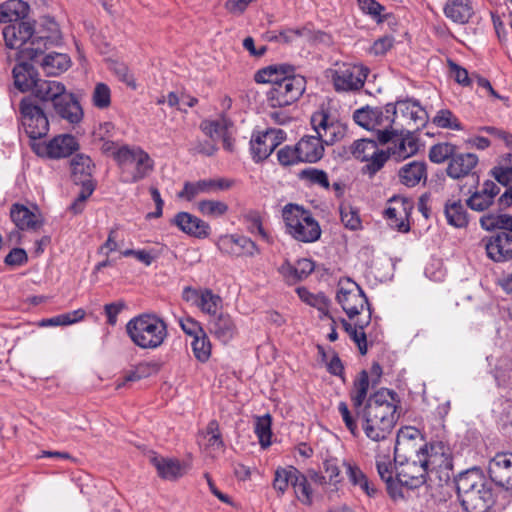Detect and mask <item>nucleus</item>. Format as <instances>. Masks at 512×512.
Returning <instances> with one entry per match:
<instances>
[{"label":"nucleus","instance_id":"f257e3e1","mask_svg":"<svg viewBox=\"0 0 512 512\" xmlns=\"http://www.w3.org/2000/svg\"><path fill=\"white\" fill-rule=\"evenodd\" d=\"M257 83H269L266 92L267 103L273 108L290 106L300 99L306 90V79L295 74V68L289 64H274L255 73Z\"/></svg>","mask_w":512,"mask_h":512},{"label":"nucleus","instance_id":"f03ea898","mask_svg":"<svg viewBox=\"0 0 512 512\" xmlns=\"http://www.w3.org/2000/svg\"><path fill=\"white\" fill-rule=\"evenodd\" d=\"M356 416L367 438L375 442L385 441L398 418L395 393L387 389L374 393Z\"/></svg>","mask_w":512,"mask_h":512},{"label":"nucleus","instance_id":"7ed1b4c3","mask_svg":"<svg viewBox=\"0 0 512 512\" xmlns=\"http://www.w3.org/2000/svg\"><path fill=\"white\" fill-rule=\"evenodd\" d=\"M131 342L144 350H156L168 338L164 319L155 313H142L132 317L125 326Z\"/></svg>","mask_w":512,"mask_h":512},{"label":"nucleus","instance_id":"20e7f679","mask_svg":"<svg viewBox=\"0 0 512 512\" xmlns=\"http://www.w3.org/2000/svg\"><path fill=\"white\" fill-rule=\"evenodd\" d=\"M461 504L466 512H489L494 504L491 485L477 471H467L456 480Z\"/></svg>","mask_w":512,"mask_h":512},{"label":"nucleus","instance_id":"39448f33","mask_svg":"<svg viewBox=\"0 0 512 512\" xmlns=\"http://www.w3.org/2000/svg\"><path fill=\"white\" fill-rule=\"evenodd\" d=\"M115 162L120 170V180L126 184L137 183L153 170L154 161L140 146L122 145L115 152Z\"/></svg>","mask_w":512,"mask_h":512},{"label":"nucleus","instance_id":"423d86ee","mask_svg":"<svg viewBox=\"0 0 512 512\" xmlns=\"http://www.w3.org/2000/svg\"><path fill=\"white\" fill-rule=\"evenodd\" d=\"M286 232L295 240L303 243L316 242L321 236V227L309 210L289 203L282 210Z\"/></svg>","mask_w":512,"mask_h":512},{"label":"nucleus","instance_id":"0eeeda50","mask_svg":"<svg viewBox=\"0 0 512 512\" xmlns=\"http://www.w3.org/2000/svg\"><path fill=\"white\" fill-rule=\"evenodd\" d=\"M441 456L437 453H421L418 457L397 465L399 487L415 489L426 482V475L439 465Z\"/></svg>","mask_w":512,"mask_h":512},{"label":"nucleus","instance_id":"6e6552de","mask_svg":"<svg viewBox=\"0 0 512 512\" xmlns=\"http://www.w3.org/2000/svg\"><path fill=\"white\" fill-rule=\"evenodd\" d=\"M3 38L7 47L17 49V60H36L38 58L33 25L29 22H17L3 29Z\"/></svg>","mask_w":512,"mask_h":512},{"label":"nucleus","instance_id":"1a4fd4ad","mask_svg":"<svg viewBox=\"0 0 512 512\" xmlns=\"http://www.w3.org/2000/svg\"><path fill=\"white\" fill-rule=\"evenodd\" d=\"M336 300L350 320L372 311L362 288L349 278L339 281Z\"/></svg>","mask_w":512,"mask_h":512},{"label":"nucleus","instance_id":"9d476101","mask_svg":"<svg viewBox=\"0 0 512 512\" xmlns=\"http://www.w3.org/2000/svg\"><path fill=\"white\" fill-rule=\"evenodd\" d=\"M369 72L360 63L336 64L331 75L333 87L337 92H357L363 88Z\"/></svg>","mask_w":512,"mask_h":512},{"label":"nucleus","instance_id":"9b49d317","mask_svg":"<svg viewBox=\"0 0 512 512\" xmlns=\"http://www.w3.org/2000/svg\"><path fill=\"white\" fill-rule=\"evenodd\" d=\"M21 123L31 140L41 139L49 131V121L43 109L34 103L31 96L24 97L19 105Z\"/></svg>","mask_w":512,"mask_h":512},{"label":"nucleus","instance_id":"f8f14e48","mask_svg":"<svg viewBox=\"0 0 512 512\" xmlns=\"http://www.w3.org/2000/svg\"><path fill=\"white\" fill-rule=\"evenodd\" d=\"M501 231L488 239H484L487 256L495 262L512 260V216L499 215Z\"/></svg>","mask_w":512,"mask_h":512},{"label":"nucleus","instance_id":"ddd939ff","mask_svg":"<svg viewBox=\"0 0 512 512\" xmlns=\"http://www.w3.org/2000/svg\"><path fill=\"white\" fill-rule=\"evenodd\" d=\"M350 151L355 159L366 162L362 171L370 177L374 176L388 160L386 152L379 150L376 141L370 139L354 141Z\"/></svg>","mask_w":512,"mask_h":512},{"label":"nucleus","instance_id":"4468645a","mask_svg":"<svg viewBox=\"0 0 512 512\" xmlns=\"http://www.w3.org/2000/svg\"><path fill=\"white\" fill-rule=\"evenodd\" d=\"M311 125L324 145H333L346 135V125L324 109L312 114Z\"/></svg>","mask_w":512,"mask_h":512},{"label":"nucleus","instance_id":"2eb2a0df","mask_svg":"<svg viewBox=\"0 0 512 512\" xmlns=\"http://www.w3.org/2000/svg\"><path fill=\"white\" fill-rule=\"evenodd\" d=\"M419 438V431L413 427L401 429L396 437L394 446V462L402 464L407 460L418 457L421 453L429 454L435 449L434 446L427 444L417 445L416 440Z\"/></svg>","mask_w":512,"mask_h":512},{"label":"nucleus","instance_id":"dca6fc26","mask_svg":"<svg viewBox=\"0 0 512 512\" xmlns=\"http://www.w3.org/2000/svg\"><path fill=\"white\" fill-rule=\"evenodd\" d=\"M389 137L390 140L385 143L388 145L386 152L388 158L403 161L415 155L419 150L417 138L411 130L404 128L403 122L395 127Z\"/></svg>","mask_w":512,"mask_h":512},{"label":"nucleus","instance_id":"f3484780","mask_svg":"<svg viewBox=\"0 0 512 512\" xmlns=\"http://www.w3.org/2000/svg\"><path fill=\"white\" fill-rule=\"evenodd\" d=\"M31 149L40 157L49 159L66 158L79 149L77 139L70 134H61L48 142H33Z\"/></svg>","mask_w":512,"mask_h":512},{"label":"nucleus","instance_id":"a211bd4d","mask_svg":"<svg viewBox=\"0 0 512 512\" xmlns=\"http://www.w3.org/2000/svg\"><path fill=\"white\" fill-rule=\"evenodd\" d=\"M286 138L281 129H267L253 135L250 141V150L256 162L266 159Z\"/></svg>","mask_w":512,"mask_h":512},{"label":"nucleus","instance_id":"6ab92c4d","mask_svg":"<svg viewBox=\"0 0 512 512\" xmlns=\"http://www.w3.org/2000/svg\"><path fill=\"white\" fill-rule=\"evenodd\" d=\"M488 474L492 482L512 495V452H498L489 460Z\"/></svg>","mask_w":512,"mask_h":512},{"label":"nucleus","instance_id":"aec40b11","mask_svg":"<svg viewBox=\"0 0 512 512\" xmlns=\"http://www.w3.org/2000/svg\"><path fill=\"white\" fill-rule=\"evenodd\" d=\"M402 122L399 121L395 104L388 103L384 107H375L373 117V130L376 132L379 143H386L390 140L389 135Z\"/></svg>","mask_w":512,"mask_h":512},{"label":"nucleus","instance_id":"412c9836","mask_svg":"<svg viewBox=\"0 0 512 512\" xmlns=\"http://www.w3.org/2000/svg\"><path fill=\"white\" fill-rule=\"evenodd\" d=\"M33 38H35L38 58H40L47 49L61 43L62 34L58 23L52 18L45 17L37 28L33 26Z\"/></svg>","mask_w":512,"mask_h":512},{"label":"nucleus","instance_id":"4be33fe9","mask_svg":"<svg viewBox=\"0 0 512 512\" xmlns=\"http://www.w3.org/2000/svg\"><path fill=\"white\" fill-rule=\"evenodd\" d=\"M217 246L222 253L235 257H253L260 253L258 246L250 238L236 234L220 237Z\"/></svg>","mask_w":512,"mask_h":512},{"label":"nucleus","instance_id":"5701e85b","mask_svg":"<svg viewBox=\"0 0 512 512\" xmlns=\"http://www.w3.org/2000/svg\"><path fill=\"white\" fill-rule=\"evenodd\" d=\"M231 183L224 179H201L196 182H185L178 197L192 201L199 194H211L230 188Z\"/></svg>","mask_w":512,"mask_h":512},{"label":"nucleus","instance_id":"b1692460","mask_svg":"<svg viewBox=\"0 0 512 512\" xmlns=\"http://www.w3.org/2000/svg\"><path fill=\"white\" fill-rule=\"evenodd\" d=\"M479 163V158L474 153H455L448 162L446 173L454 179L459 180L468 176H475V168Z\"/></svg>","mask_w":512,"mask_h":512},{"label":"nucleus","instance_id":"393cba45","mask_svg":"<svg viewBox=\"0 0 512 512\" xmlns=\"http://www.w3.org/2000/svg\"><path fill=\"white\" fill-rule=\"evenodd\" d=\"M201 130L209 136L213 141L221 140L223 147L227 151L233 150V139H232V122L226 117H221L216 120H204L202 121Z\"/></svg>","mask_w":512,"mask_h":512},{"label":"nucleus","instance_id":"a878e982","mask_svg":"<svg viewBox=\"0 0 512 512\" xmlns=\"http://www.w3.org/2000/svg\"><path fill=\"white\" fill-rule=\"evenodd\" d=\"M208 330L223 344L229 343L238 333L236 323L228 313H219L209 319Z\"/></svg>","mask_w":512,"mask_h":512},{"label":"nucleus","instance_id":"bb28decb","mask_svg":"<svg viewBox=\"0 0 512 512\" xmlns=\"http://www.w3.org/2000/svg\"><path fill=\"white\" fill-rule=\"evenodd\" d=\"M54 110L58 117L69 124L76 125L83 119V110L72 93L63 92L56 100Z\"/></svg>","mask_w":512,"mask_h":512},{"label":"nucleus","instance_id":"cd10ccee","mask_svg":"<svg viewBox=\"0 0 512 512\" xmlns=\"http://www.w3.org/2000/svg\"><path fill=\"white\" fill-rule=\"evenodd\" d=\"M171 223L185 234L199 239L206 238L210 234L209 224L188 212L177 213Z\"/></svg>","mask_w":512,"mask_h":512},{"label":"nucleus","instance_id":"c85d7f7f","mask_svg":"<svg viewBox=\"0 0 512 512\" xmlns=\"http://www.w3.org/2000/svg\"><path fill=\"white\" fill-rule=\"evenodd\" d=\"M397 113H401V118L405 126H410L412 130H419L427 123V112L417 102L411 100L398 101L395 104Z\"/></svg>","mask_w":512,"mask_h":512},{"label":"nucleus","instance_id":"c756f323","mask_svg":"<svg viewBox=\"0 0 512 512\" xmlns=\"http://www.w3.org/2000/svg\"><path fill=\"white\" fill-rule=\"evenodd\" d=\"M500 193V187L492 180H486L480 190H476L466 200V206L471 210L483 212L493 203L494 198Z\"/></svg>","mask_w":512,"mask_h":512},{"label":"nucleus","instance_id":"7c9ffc66","mask_svg":"<svg viewBox=\"0 0 512 512\" xmlns=\"http://www.w3.org/2000/svg\"><path fill=\"white\" fill-rule=\"evenodd\" d=\"M398 177L400 183L406 187H415L421 182L425 184L427 180V165L423 161H411L399 169Z\"/></svg>","mask_w":512,"mask_h":512},{"label":"nucleus","instance_id":"2f4dec72","mask_svg":"<svg viewBox=\"0 0 512 512\" xmlns=\"http://www.w3.org/2000/svg\"><path fill=\"white\" fill-rule=\"evenodd\" d=\"M315 269L314 262L307 258L299 259L294 265L285 262L279 268L280 274L288 284H295L307 278Z\"/></svg>","mask_w":512,"mask_h":512},{"label":"nucleus","instance_id":"473e14b6","mask_svg":"<svg viewBox=\"0 0 512 512\" xmlns=\"http://www.w3.org/2000/svg\"><path fill=\"white\" fill-rule=\"evenodd\" d=\"M19 63L13 68L14 84L21 92L32 90L38 77L33 66L29 62H39L36 60H18Z\"/></svg>","mask_w":512,"mask_h":512},{"label":"nucleus","instance_id":"72a5a7b5","mask_svg":"<svg viewBox=\"0 0 512 512\" xmlns=\"http://www.w3.org/2000/svg\"><path fill=\"white\" fill-rule=\"evenodd\" d=\"M296 145L303 163H316L324 155V144L317 136H303Z\"/></svg>","mask_w":512,"mask_h":512},{"label":"nucleus","instance_id":"f704fd0d","mask_svg":"<svg viewBox=\"0 0 512 512\" xmlns=\"http://www.w3.org/2000/svg\"><path fill=\"white\" fill-rule=\"evenodd\" d=\"M443 12L452 22L466 24L474 15V7L471 0H447Z\"/></svg>","mask_w":512,"mask_h":512},{"label":"nucleus","instance_id":"c9c22d12","mask_svg":"<svg viewBox=\"0 0 512 512\" xmlns=\"http://www.w3.org/2000/svg\"><path fill=\"white\" fill-rule=\"evenodd\" d=\"M65 90L64 84L59 81L38 78L31 91L35 98L42 102L51 101L54 105Z\"/></svg>","mask_w":512,"mask_h":512},{"label":"nucleus","instance_id":"e433bc0d","mask_svg":"<svg viewBox=\"0 0 512 512\" xmlns=\"http://www.w3.org/2000/svg\"><path fill=\"white\" fill-rule=\"evenodd\" d=\"M10 217L21 230H35L41 226V218L26 206L14 204L10 210Z\"/></svg>","mask_w":512,"mask_h":512},{"label":"nucleus","instance_id":"4c0bfd02","mask_svg":"<svg viewBox=\"0 0 512 512\" xmlns=\"http://www.w3.org/2000/svg\"><path fill=\"white\" fill-rule=\"evenodd\" d=\"M72 177L77 184L85 188V183H93L91 177L94 164L91 158L85 154H76L71 160Z\"/></svg>","mask_w":512,"mask_h":512},{"label":"nucleus","instance_id":"58836bf2","mask_svg":"<svg viewBox=\"0 0 512 512\" xmlns=\"http://www.w3.org/2000/svg\"><path fill=\"white\" fill-rule=\"evenodd\" d=\"M376 468L380 478L386 483V488L388 494L396 499L398 497H403L402 491L399 487V482L397 477L394 479V467L391 461L388 458L382 457L377 458L376 460Z\"/></svg>","mask_w":512,"mask_h":512},{"label":"nucleus","instance_id":"ea45409f","mask_svg":"<svg viewBox=\"0 0 512 512\" xmlns=\"http://www.w3.org/2000/svg\"><path fill=\"white\" fill-rule=\"evenodd\" d=\"M150 462L162 479L173 481L184 474L183 466L176 459L153 456Z\"/></svg>","mask_w":512,"mask_h":512},{"label":"nucleus","instance_id":"a19ab883","mask_svg":"<svg viewBox=\"0 0 512 512\" xmlns=\"http://www.w3.org/2000/svg\"><path fill=\"white\" fill-rule=\"evenodd\" d=\"M343 465L346 468L348 480L354 487H359L370 497H374L377 494V489L358 465L350 462H344Z\"/></svg>","mask_w":512,"mask_h":512},{"label":"nucleus","instance_id":"79ce46f5","mask_svg":"<svg viewBox=\"0 0 512 512\" xmlns=\"http://www.w3.org/2000/svg\"><path fill=\"white\" fill-rule=\"evenodd\" d=\"M29 11V6L22 0H7L0 4V23H17Z\"/></svg>","mask_w":512,"mask_h":512},{"label":"nucleus","instance_id":"37998d69","mask_svg":"<svg viewBox=\"0 0 512 512\" xmlns=\"http://www.w3.org/2000/svg\"><path fill=\"white\" fill-rule=\"evenodd\" d=\"M369 390V375L366 370H362L354 380L353 387L350 391V398L356 414L361 411L364 402L367 399Z\"/></svg>","mask_w":512,"mask_h":512},{"label":"nucleus","instance_id":"c03bdc74","mask_svg":"<svg viewBox=\"0 0 512 512\" xmlns=\"http://www.w3.org/2000/svg\"><path fill=\"white\" fill-rule=\"evenodd\" d=\"M71 61L67 54L51 52L41 58L40 65L48 75L56 76L70 67Z\"/></svg>","mask_w":512,"mask_h":512},{"label":"nucleus","instance_id":"a18cd8bd","mask_svg":"<svg viewBox=\"0 0 512 512\" xmlns=\"http://www.w3.org/2000/svg\"><path fill=\"white\" fill-rule=\"evenodd\" d=\"M444 213L449 225L456 228L468 225V214L461 200H448L444 207Z\"/></svg>","mask_w":512,"mask_h":512},{"label":"nucleus","instance_id":"49530a36","mask_svg":"<svg viewBox=\"0 0 512 512\" xmlns=\"http://www.w3.org/2000/svg\"><path fill=\"white\" fill-rule=\"evenodd\" d=\"M160 368L161 364L158 361H142L125 374L123 381L117 384V388L124 386L126 382L139 381L155 375Z\"/></svg>","mask_w":512,"mask_h":512},{"label":"nucleus","instance_id":"de8ad7c7","mask_svg":"<svg viewBox=\"0 0 512 512\" xmlns=\"http://www.w3.org/2000/svg\"><path fill=\"white\" fill-rule=\"evenodd\" d=\"M297 474L298 469L294 466L278 467L275 470L272 486L278 496H283L288 487L292 486Z\"/></svg>","mask_w":512,"mask_h":512},{"label":"nucleus","instance_id":"09e8293b","mask_svg":"<svg viewBox=\"0 0 512 512\" xmlns=\"http://www.w3.org/2000/svg\"><path fill=\"white\" fill-rule=\"evenodd\" d=\"M372 311H368L364 316L356 319V328L348 335L357 345L361 355H366L368 351L367 337L364 329L370 324Z\"/></svg>","mask_w":512,"mask_h":512},{"label":"nucleus","instance_id":"8fccbe9b","mask_svg":"<svg viewBox=\"0 0 512 512\" xmlns=\"http://www.w3.org/2000/svg\"><path fill=\"white\" fill-rule=\"evenodd\" d=\"M196 306L206 314L210 315V318L214 315H218L217 311L222 306V298L213 293L210 289H200V294L196 300Z\"/></svg>","mask_w":512,"mask_h":512},{"label":"nucleus","instance_id":"3c124183","mask_svg":"<svg viewBox=\"0 0 512 512\" xmlns=\"http://www.w3.org/2000/svg\"><path fill=\"white\" fill-rule=\"evenodd\" d=\"M292 488L294 490L295 497L303 505L311 506L313 504V490L306 475H304L300 470H298V474L292 483Z\"/></svg>","mask_w":512,"mask_h":512},{"label":"nucleus","instance_id":"603ef678","mask_svg":"<svg viewBox=\"0 0 512 512\" xmlns=\"http://www.w3.org/2000/svg\"><path fill=\"white\" fill-rule=\"evenodd\" d=\"M272 418L270 414L258 416L254 423V433L256 434L259 444L262 448H267L271 445L272 437Z\"/></svg>","mask_w":512,"mask_h":512},{"label":"nucleus","instance_id":"864d4df0","mask_svg":"<svg viewBox=\"0 0 512 512\" xmlns=\"http://www.w3.org/2000/svg\"><path fill=\"white\" fill-rule=\"evenodd\" d=\"M194 357L201 363H206L212 352V344L206 332L196 336L191 342Z\"/></svg>","mask_w":512,"mask_h":512},{"label":"nucleus","instance_id":"5fc2aeb1","mask_svg":"<svg viewBox=\"0 0 512 512\" xmlns=\"http://www.w3.org/2000/svg\"><path fill=\"white\" fill-rule=\"evenodd\" d=\"M457 152V146L449 142L437 143L430 147L429 159L431 162L441 164L451 160Z\"/></svg>","mask_w":512,"mask_h":512},{"label":"nucleus","instance_id":"6e6d98bb","mask_svg":"<svg viewBox=\"0 0 512 512\" xmlns=\"http://www.w3.org/2000/svg\"><path fill=\"white\" fill-rule=\"evenodd\" d=\"M197 209L204 216L219 218L228 212L229 207L223 201L205 199L198 202Z\"/></svg>","mask_w":512,"mask_h":512},{"label":"nucleus","instance_id":"4d7b16f0","mask_svg":"<svg viewBox=\"0 0 512 512\" xmlns=\"http://www.w3.org/2000/svg\"><path fill=\"white\" fill-rule=\"evenodd\" d=\"M299 298L308 305L317 308L320 312L327 314L329 300L323 293L313 294L305 287L297 288Z\"/></svg>","mask_w":512,"mask_h":512},{"label":"nucleus","instance_id":"13d9d810","mask_svg":"<svg viewBox=\"0 0 512 512\" xmlns=\"http://www.w3.org/2000/svg\"><path fill=\"white\" fill-rule=\"evenodd\" d=\"M340 216L343 225L352 230H358L361 228V219L359 212L356 208L349 204H342L340 206Z\"/></svg>","mask_w":512,"mask_h":512},{"label":"nucleus","instance_id":"bf43d9fd","mask_svg":"<svg viewBox=\"0 0 512 512\" xmlns=\"http://www.w3.org/2000/svg\"><path fill=\"white\" fill-rule=\"evenodd\" d=\"M433 123L439 128L461 130V124L458 118L449 109L437 111L433 117Z\"/></svg>","mask_w":512,"mask_h":512},{"label":"nucleus","instance_id":"052dcab7","mask_svg":"<svg viewBox=\"0 0 512 512\" xmlns=\"http://www.w3.org/2000/svg\"><path fill=\"white\" fill-rule=\"evenodd\" d=\"M301 179L309 181L313 185H319L324 189L330 188L328 175L324 170L317 168H306L299 173Z\"/></svg>","mask_w":512,"mask_h":512},{"label":"nucleus","instance_id":"680f3d73","mask_svg":"<svg viewBox=\"0 0 512 512\" xmlns=\"http://www.w3.org/2000/svg\"><path fill=\"white\" fill-rule=\"evenodd\" d=\"M357 4L364 14L369 15L377 23L384 22L385 17L383 16V12L385 11V7L381 5L378 1L357 0Z\"/></svg>","mask_w":512,"mask_h":512},{"label":"nucleus","instance_id":"e2e57ef3","mask_svg":"<svg viewBox=\"0 0 512 512\" xmlns=\"http://www.w3.org/2000/svg\"><path fill=\"white\" fill-rule=\"evenodd\" d=\"M92 102L93 105L99 109L109 107L111 103L110 88L104 83L96 84L92 95Z\"/></svg>","mask_w":512,"mask_h":512},{"label":"nucleus","instance_id":"0e129e2a","mask_svg":"<svg viewBox=\"0 0 512 512\" xmlns=\"http://www.w3.org/2000/svg\"><path fill=\"white\" fill-rule=\"evenodd\" d=\"M278 160L283 166H291L298 163H301V157L298 153V147L295 144L294 146L286 145L281 148L277 153Z\"/></svg>","mask_w":512,"mask_h":512},{"label":"nucleus","instance_id":"69168bd1","mask_svg":"<svg viewBox=\"0 0 512 512\" xmlns=\"http://www.w3.org/2000/svg\"><path fill=\"white\" fill-rule=\"evenodd\" d=\"M374 115H375V107L366 106V107L357 109L353 113V120L359 126L372 131Z\"/></svg>","mask_w":512,"mask_h":512},{"label":"nucleus","instance_id":"338daca9","mask_svg":"<svg viewBox=\"0 0 512 512\" xmlns=\"http://www.w3.org/2000/svg\"><path fill=\"white\" fill-rule=\"evenodd\" d=\"M338 411L342 417L343 422L345 423L346 428L349 430V432L354 436L359 435V428L357 424L358 417H354L351 413V411L348 408V405L345 402H340L338 404Z\"/></svg>","mask_w":512,"mask_h":512},{"label":"nucleus","instance_id":"774afa93","mask_svg":"<svg viewBox=\"0 0 512 512\" xmlns=\"http://www.w3.org/2000/svg\"><path fill=\"white\" fill-rule=\"evenodd\" d=\"M496 380L500 385H506L512 381V360L503 359L496 367Z\"/></svg>","mask_w":512,"mask_h":512}]
</instances>
